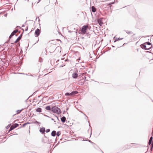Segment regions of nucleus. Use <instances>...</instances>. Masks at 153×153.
I'll return each instance as SVG.
<instances>
[{"label":"nucleus","instance_id":"f257e3e1","mask_svg":"<svg viewBox=\"0 0 153 153\" xmlns=\"http://www.w3.org/2000/svg\"><path fill=\"white\" fill-rule=\"evenodd\" d=\"M86 74L81 73L79 71H78L77 69L74 68L71 70L69 72V76H85Z\"/></svg>","mask_w":153,"mask_h":153},{"label":"nucleus","instance_id":"f03ea898","mask_svg":"<svg viewBox=\"0 0 153 153\" xmlns=\"http://www.w3.org/2000/svg\"><path fill=\"white\" fill-rule=\"evenodd\" d=\"M51 111L53 113H56L58 114L61 113V111L59 108L56 106L52 107L51 108Z\"/></svg>","mask_w":153,"mask_h":153},{"label":"nucleus","instance_id":"7ed1b4c3","mask_svg":"<svg viewBox=\"0 0 153 153\" xmlns=\"http://www.w3.org/2000/svg\"><path fill=\"white\" fill-rule=\"evenodd\" d=\"M141 47L143 49L146 50H149L151 48V47L147 45H146V44L144 43L143 44H142L141 45Z\"/></svg>","mask_w":153,"mask_h":153},{"label":"nucleus","instance_id":"20e7f679","mask_svg":"<svg viewBox=\"0 0 153 153\" xmlns=\"http://www.w3.org/2000/svg\"><path fill=\"white\" fill-rule=\"evenodd\" d=\"M88 27V26L87 25H84L82 27V29L81 31L83 33L85 34L86 33V29Z\"/></svg>","mask_w":153,"mask_h":153},{"label":"nucleus","instance_id":"39448f33","mask_svg":"<svg viewBox=\"0 0 153 153\" xmlns=\"http://www.w3.org/2000/svg\"><path fill=\"white\" fill-rule=\"evenodd\" d=\"M40 34V30L39 29H37L35 31V34L36 37H38Z\"/></svg>","mask_w":153,"mask_h":153},{"label":"nucleus","instance_id":"423d86ee","mask_svg":"<svg viewBox=\"0 0 153 153\" xmlns=\"http://www.w3.org/2000/svg\"><path fill=\"white\" fill-rule=\"evenodd\" d=\"M45 131V128L44 127L41 128L40 129L39 131L42 134L44 133Z\"/></svg>","mask_w":153,"mask_h":153},{"label":"nucleus","instance_id":"0eeeda50","mask_svg":"<svg viewBox=\"0 0 153 153\" xmlns=\"http://www.w3.org/2000/svg\"><path fill=\"white\" fill-rule=\"evenodd\" d=\"M98 22L100 26H102L103 24L102 19H100L98 20Z\"/></svg>","mask_w":153,"mask_h":153},{"label":"nucleus","instance_id":"6e6552de","mask_svg":"<svg viewBox=\"0 0 153 153\" xmlns=\"http://www.w3.org/2000/svg\"><path fill=\"white\" fill-rule=\"evenodd\" d=\"M17 30H14L12 32V33H11V34L10 36H9L10 38L13 36L14 35V34H15V33H16L17 32Z\"/></svg>","mask_w":153,"mask_h":153},{"label":"nucleus","instance_id":"1a4fd4ad","mask_svg":"<svg viewBox=\"0 0 153 153\" xmlns=\"http://www.w3.org/2000/svg\"><path fill=\"white\" fill-rule=\"evenodd\" d=\"M61 121L62 123H64L65 122L66 117L64 116H63V117L61 118Z\"/></svg>","mask_w":153,"mask_h":153},{"label":"nucleus","instance_id":"9d476101","mask_svg":"<svg viewBox=\"0 0 153 153\" xmlns=\"http://www.w3.org/2000/svg\"><path fill=\"white\" fill-rule=\"evenodd\" d=\"M51 135L52 136L54 137L56 135V131L55 130L51 132Z\"/></svg>","mask_w":153,"mask_h":153},{"label":"nucleus","instance_id":"9b49d317","mask_svg":"<svg viewBox=\"0 0 153 153\" xmlns=\"http://www.w3.org/2000/svg\"><path fill=\"white\" fill-rule=\"evenodd\" d=\"M153 139V137H151L149 139V140L148 143L149 145H150L152 143V140Z\"/></svg>","mask_w":153,"mask_h":153},{"label":"nucleus","instance_id":"f8f14e48","mask_svg":"<svg viewBox=\"0 0 153 153\" xmlns=\"http://www.w3.org/2000/svg\"><path fill=\"white\" fill-rule=\"evenodd\" d=\"M15 128L13 125H12L10 127L9 131H11Z\"/></svg>","mask_w":153,"mask_h":153},{"label":"nucleus","instance_id":"ddd939ff","mask_svg":"<svg viewBox=\"0 0 153 153\" xmlns=\"http://www.w3.org/2000/svg\"><path fill=\"white\" fill-rule=\"evenodd\" d=\"M21 38V36H20L18 38L16 39V40L15 41V42L16 43H17L18 41H19L20 40Z\"/></svg>","mask_w":153,"mask_h":153},{"label":"nucleus","instance_id":"4468645a","mask_svg":"<svg viewBox=\"0 0 153 153\" xmlns=\"http://www.w3.org/2000/svg\"><path fill=\"white\" fill-rule=\"evenodd\" d=\"M36 111L39 112H40L42 111V109L40 108H38L36 110Z\"/></svg>","mask_w":153,"mask_h":153},{"label":"nucleus","instance_id":"2eb2a0df","mask_svg":"<svg viewBox=\"0 0 153 153\" xmlns=\"http://www.w3.org/2000/svg\"><path fill=\"white\" fill-rule=\"evenodd\" d=\"M91 10L93 12H95L96 11V9L94 6H92L91 7Z\"/></svg>","mask_w":153,"mask_h":153},{"label":"nucleus","instance_id":"dca6fc26","mask_svg":"<svg viewBox=\"0 0 153 153\" xmlns=\"http://www.w3.org/2000/svg\"><path fill=\"white\" fill-rule=\"evenodd\" d=\"M45 109H46V110H48V111L51 110V108L50 106H46L45 107Z\"/></svg>","mask_w":153,"mask_h":153},{"label":"nucleus","instance_id":"f3484780","mask_svg":"<svg viewBox=\"0 0 153 153\" xmlns=\"http://www.w3.org/2000/svg\"><path fill=\"white\" fill-rule=\"evenodd\" d=\"M144 44H146V45H147L151 47V44L150 42H146Z\"/></svg>","mask_w":153,"mask_h":153},{"label":"nucleus","instance_id":"a211bd4d","mask_svg":"<svg viewBox=\"0 0 153 153\" xmlns=\"http://www.w3.org/2000/svg\"><path fill=\"white\" fill-rule=\"evenodd\" d=\"M72 92L73 95H74L76 94H77L78 93V91H73Z\"/></svg>","mask_w":153,"mask_h":153},{"label":"nucleus","instance_id":"6ab92c4d","mask_svg":"<svg viewBox=\"0 0 153 153\" xmlns=\"http://www.w3.org/2000/svg\"><path fill=\"white\" fill-rule=\"evenodd\" d=\"M60 134L61 132L60 131L57 132L56 133V135L58 137L60 135Z\"/></svg>","mask_w":153,"mask_h":153},{"label":"nucleus","instance_id":"aec40b11","mask_svg":"<svg viewBox=\"0 0 153 153\" xmlns=\"http://www.w3.org/2000/svg\"><path fill=\"white\" fill-rule=\"evenodd\" d=\"M126 32L128 34H132L133 33L132 32L130 31L126 30Z\"/></svg>","mask_w":153,"mask_h":153},{"label":"nucleus","instance_id":"412c9836","mask_svg":"<svg viewBox=\"0 0 153 153\" xmlns=\"http://www.w3.org/2000/svg\"><path fill=\"white\" fill-rule=\"evenodd\" d=\"M123 39V38H118L116 40H115L114 41V42H115L117 41L121 40L122 39Z\"/></svg>","mask_w":153,"mask_h":153},{"label":"nucleus","instance_id":"4be33fe9","mask_svg":"<svg viewBox=\"0 0 153 153\" xmlns=\"http://www.w3.org/2000/svg\"><path fill=\"white\" fill-rule=\"evenodd\" d=\"M22 109H21V110H17L16 111L17 114H18L20 113L21 112V111H22Z\"/></svg>","mask_w":153,"mask_h":153},{"label":"nucleus","instance_id":"5701e85b","mask_svg":"<svg viewBox=\"0 0 153 153\" xmlns=\"http://www.w3.org/2000/svg\"><path fill=\"white\" fill-rule=\"evenodd\" d=\"M13 125L15 128L18 126H19V125L18 123H15Z\"/></svg>","mask_w":153,"mask_h":153},{"label":"nucleus","instance_id":"b1692460","mask_svg":"<svg viewBox=\"0 0 153 153\" xmlns=\"http://www.w3.org/2000/svg\"><path fill=\"white\" fill-rule=\"evenodd\" d=\"M30 123H28V122H27V123H24V124H23L22 126H23V127H24V126H25L27 124H30Z\"/></svg>","mask_w":153,"mask_h":153},{"label":"nucleus","instance_id":"393cba45","mask_svg":"<svg viewBox=\"0 0 153 153\" xmlns=\"http://www.w3.org/2000/svg\"><path fill=\"white\" fill-rule=\"evenodd\" d=\"M88 122L89 123V126L91 127V133H90V136H91V134H92V129H91V128L90 125V123L89 122V121H88Z\"/></svg>","mask_w":153,"mask_h":153},{"label":"nucleus","instance_id":"a878e982","mask_svg":"<svg viewBox=\"0 0 153 153\" xmlns=\"http://www.w3.org/2000/svg\"><path fill=\"white\" fill-rule=\"evenodd\" d=\"M50 131V130L49 129H47L45 131H46V133H48Z\"/></svg>","mask_w":153,"mask_h":153},{"label":"nucleus","instance_id":"bb28decb","mask_svg":"<svg viewBox=\"0 0 153 153\" xmlns=\"http://www.w3.org/2000/svg\"><path fill=\"white\" fill-rule=\"evenodd\" d=\"M65 95L69 96V93L68 92L66 93L65 94Z\"/></svg>","mask_w":153,"mask_h":153},{"label":"nucleus","instance_id":"cd10ccee","mask_svg":"<svg viewBox=\"0 0 153 153\" xmlns=\"http://www.w3.org/2000/svg\"><path fill=\"white\" fill-rule=\"evenodd\" d=\"M10 125H11V124H10L8 125L7 126L6 128H8L10 127Z\"/></svg>","mask_w":153,"mask_h":153},{"label":"nucleus","instance_id":"c85d7f7f","mask_svg":"<svg viewBox=\"0 0 153 153\" xmlns=\"http://www.w3.org/2000/svg\"><path fill=\"white\" fill-rule=\"evenodd\" d=\"M151 147H152V148H153V140L152 142V143H151Z\"/></svg>","mask_w":153,"mask_h":153},{"label":"nucleus","instance_id":"c756f323","mask_svg":"<svg viewBox=\"0 0 153 153\" xmlns=\"http://www.w3.org/2000/svg\"><path fill=\"white\" fill-rule=\"evenodd\" d=\"M80 58H79L78 59H77V61H78V62H79V63H81V62H79V61L80 60Z\"/></svg>","mask_w":153,"mask_h":153},{"label":"nucleus","instance_id":"7c9ffc66","mask_svg":"<svg viewBox=\"0 0 153 153\" xmlns=\"http://www.w3.org/2000/svg\"><path fill=\"white\" fill-rule=\"evenodd\" d=\"M69 95L70 96H73V95L72 92H71V93H69Z\"/></svg>","mask_w":153,"mask_h":153},{"label":"nucleus","instance_id":"2f4dec72","mask_svg":"<svg viewBox=\"0 0 153 153\" xmlns=\"http://www.w3.org/2000/svg\"><path fill=\"white\" fill-rule=\"evenodd\" d=\"M114 2H112V3H109V4L108 5L112 4H114Z\"/></svg>","mask_w":153,"mask_h":153},{"label":"nucleus","instance_id":"473e14b6","mask_svg":"<svg viewBox=\"0 0 153 153\" xmlns=\"http://www.w3.org/2000/svg\"><path fill=\"white\" fill-rule=\"evenodd\" d=\"M74 29L75 30H74V31L76 32V31H77V30L76 29H75V28H74Z\"/></svg>","mask_w":153,"mask_h":153},{"label":"nucleus","instance_id":"72a5a7b5","mask_svg":"<svg viewBox=\"0 0 153 153\" xmlns=\"http://www.w3.org/2000/svg\"><path fill=\"white\" fill-rule=\"evenodd\" d=\"M28 30V28L27 27V28H26L25 29V31H27Z\"/></svg>","mask_w":153,"mask_h":153},{"label":"nucleus","instance_id":"f704fd0d","mask_svg":"<svg viewBox=\"0 0 153 153\" xmlns=\"http://www.w3.org/2000/svg\"><path fill=\"white\" fill-rule=\"evenodd\" d=\"M114 39H115V40H116V39H117V38H116L115 37H114Z\"/></svg>","mask_w":153,"mask_h":153},{"label":"nucleus","instance_id":"c9c22d12","mask_svg":"<svg viewBox=\"0 0 153 153\" xmlns=\"http://www.w3.org/2000/svg\"><path fill=\"white\" fill-rule=\"evenodd\" d=\"M152 149H153V148H152V147H151V149H150V150H151V151H152Z\"/></svg>","mask_w":153,"mask_h":153},{"label":"nucleus","instance_id":"e433bc0d","mask_svg":"<svg viewBox=\"0 0 153 153\" xmlns=\"http://www.w3.org/2000/svg\"><path fill=\"white\" fill-rule=\"evenodd\" d=\"M35 123H39L37 121H36V122H35Z\"/></svg>","mask_w":153,"mask_h":153},{"label":"nucleus","instance_id":"4c0bfd02","mask_svg":"<svg viewBox=\"0 0 153 153\" xmlns=\"http://www.w3.org/2000/svg\"><path fill=\"white\" fill-rule=\"evenodd\" d=\"M78 77H73V78L74 79H76Z\"/></svg>","mask_w":153,"mask_h":153},{"label":"nucleus","instance_id":"58836bf2","mask_svg":"<svg viewBox=\"0 0 153 153\" xmlns=\"http://www.w3.org/2000/svg\"><path fill=\"white\" fill-rule=\"evenodd\" d=\"M89 142L90 143H93L91 141L89 140Z\"/></svg>","mask_w":153,"mask_h":153},{"label":"nucleus","instance_id":"ea45409f","mask_svg":"<svg viewBox=\"0 0 153 153\" xmlns=\"http://www.w3.org/2000/svg\"><path fill=\"white\" fill-rule=\"evenodd\" d=\"M51 120H54V119H53V118H51Z\"/></svg>","mask_w":153,"mask_h":153},{"label":"nucleus","instance_id":"a19ab883","mask_svg":"<svg viewBox=\"0 0 153 153\" xmlns=\"http://www.w3.org/2000/svg\"><path fill=\"white\" fill-rule=\"evenodd\" d=\"M84 78H85V79L86 78V77H84Z\"/></svg>","mask_w":153,"mask_h":153},{"label":"nucleus","instance_id":"79ce46f5","mask_svg":"<svg viewBox=\"0 0 153 153\" xmlns=\"http://www.w3.org/2000/svg\"><path fill=\"white\" fill-rule=\"evenodd\" d=\"M6 15H7V14H5L4 15L5 16H6Z\"/></svg>","mask_w":153,"mask_h":153},{"label":"nucleus","instance_id":"37998d69","mask_svg":"<svg viewBox=\"0 0 153 153\" xmlns=\"http://www.w3.org/2000/svg\"><path fill=\"white\" fill-rule=\"evenodd\" d=\"M6 15H7V14H5L4 15L5 16H6Z\"/></svg>","mask_w":153,"mask_h":153},{"label":"nucleus","instance_id":"c03bdc74","mask_svg":"<svg viewBox=\"0 0 153 153\" xmlns=\"http://www.w3.org/2000/svg\"><path fill=\"white\" fill-rule=\"evenodd\" d=\"M67 60H68V59H66V60H65V61H66Z\"/></svg>","mask_w":153,"mask_h":153},{"label":"nucleus","instance_id":"a18cd8bd","mask_svg":"<svg viewBox=\"0 0 153 153\" xmlns=\"http://www.w3.org/2000/svg\"><path fill=\"white\" fill-rule=\"evenodd\" d=\"M65 112V111H64V112Z\"/></svg>","mask_w":153,"mask_h":153},{"label":"nucleus","instance_id":"49530a36","mask_svg":"<svg viewBox=\"0 0 153 153\" xmlns=\"http://www.w3.org/2000/svg\"><path fill=\"white\" fill-rule=\"evenodd\" d=\"M84 114L85 116H86L85 114Z\"/></svg>","mask_w":153,"mask_h":153},{"label":"nucleus","instance_id":"de8ad7c7","mask_svg":"<svg viewBox=\"0 0 153 153\" xmlns=\"http://www.w3.org/2000/svg\"><path fill=\"white\" fill-rule=\"evenodd\" d=\"M152 101L153 102V100H152Z\"/></svg>","mask_w":153,"mask_h":153},{"label":"nucleus","instance_id":"09e8293b","mask_svg":"<svg viewBox=\"0 0 153 153\" xmlns=\"http://www.w3.org/2000/svg\"><path fill=\"white\" fill-rule=\"evenodd\" d=\"M103 153V152H102Z\"/></svg>","mask_w":153,"mask_h":153}]
</instances>
